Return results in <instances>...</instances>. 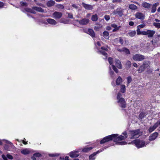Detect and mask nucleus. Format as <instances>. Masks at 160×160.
<instances>
[{"mask_svg":"<svg viewBox=\"0 0 160 160\" xmlns=\"http://www.w3.org/2000/svg\"><path fill=\"white\" fill-rule=\"evenodd\" d=\"M98 52L100 54L103 55L105 57V58H106L107 57V54L106 52H105L104 51H103L102 50H99Z\"/></svg>","mask_w":160,"mask_h":160,"instance_id":"c756f323","label":"nucleus"},{"mask_svg":"<svg viewBox=\"0 0 160 160\" xmlns=\"http://www.w3.org/2000/svg\"><path fill=\"white\" fill-rule=\"evenodd\" d=\"M36 4L38 6H41V7H42V8H46V6L45 5H44V4L42 3H40L39 2H37L36 3Z\"/></svg>","mask_w":160,"mask_h":160,"instance_id":"e433bc0d","label":"nucleus"},{"mask_svg":"<svg viewBox=\"0 0 160 160\" xmlns=\"http://www.w3.org/2000/svg\"><path fill=\"white\" fill-rule=\"evenodd\" d=\"M144 58V56L139 54H135L132 57V58L134 60L138 61H142Z\"/></svg>","mask_w":160,"mask_h":160,"instance_id":"0eeeda50","label":"nucleus"},{"mask_svg":"<svg viewBox=\"0 0 160 160\" xmlns=\"http://www.w3.org/2000/svg\"><path fill=\"white\" fill-rule=\"evenodd\" d=\"M93 148L92 147H87L83 149L82 152H87Z\"/></svg>","mask_w":160,"mask_h":160,"instance_id":"5701e85b","label":"nucleus"},{"mask_svg":"<svg viewBox=\"0 0 160 160\" xmlns=\"http://www.w3.org/2000/svg\"><path fill=\"white\" fill-rule=\"evenodd\" d=\"M4 5V4L3 2L0 1V8H2Z\"/></svg>","mask_w":160,"mask_h":160,"instance_id":"e2e57ef3","label":"nucleus"},{"mask_svg":"<svg viewBox=\"0 0 160 160\" xmlns=\"http://www.w3.org/2000/svg\"><path fill=\"white\" fill-rule=\"evenodd\" d=\"M102 151V150H98L96 152H94L93 153L90 155L89 158L90 160H94L95 158V156L97 154L99 153L100 152Z\"/></svg>","mask_w":160,"mask_h":160,"instance_id":"4468645a","label":"nucleus"},{"mask_svg":"<svg viewBox=\"0 0 160 160\" xmlns=\"http://www.w3.org/2000/svg\"><path fill=\"white\" fill-rule=\"evenodd\" d=\"M131 65V62L129 61H127L126 63V66L127 67L130 68Z\"/></svg>","mask_w":160,"mask_h":160,"instance_id":"37998d69","label":"nucleus"},{"mask_svg":"<svg viewBox=\"0 0 160 160\" xmlns=\"http://www.w3.org/2000/svg\"><path fill=\"white\" fill-rule=\"evenodd\" d=\"M101 49L102 50H104L106 51H107L108 50L107 48L106 47H102L101 48Z\"/></svg>","mask_w":160,"mask_h":160,"instance_id":"bf43d9fd","label":"nucleus"},{"mask_svg":"<svg viewBox=\"0 0 160 160\" xmlns=\"http://www.w3.org/2000/svg\"><path fill=\"white\" fill-rule=\"evenodd\" d=\"M55 3L54 1L52 0L48 1L46 3L47 6L48 7H51L53 6Z\"/></svg>","mask_w":160,"mask_h":160,"instance_id":"4be33fe9","label":"nucleus"},{"mask_svg":"<svg viewBox=\"0 0 160 160\" xmlns=\"http://www.w3.org/2000/svg\"><path fill=\"white\" fill-rule=\"evenodd\" d=\"M81 150V149H79L78 150H76L70 152L69 153L70 156L71 158H76L78 157L79 155L78 153Z\"/></svg>","mask_w":160,"mask_h":160,"instance_id":"6e6552de","label":"nucleus"},{"mask_svg":"<svg viewBox=\"0 0 160 160\" xmlns=\"http://www.w3.org/2000/svg\"><path fill=\"white\" fill-rule=\"evenodd\" d=\"M122 82V79L121 77L119 76L118 77V78L116 81V84L117 85H120Z\"/></svg>","mask_w":160,"mask_h":160,"instance_id":"a878e982","label":"nucleus"},{"mask_svg":"<svg viewBox=\"0 0 160 160\" xmlns=\"http://www.w3.org/2000/svg\"><path fill=\"white\" fill-rule=\"evenodd\" d=\"M130 135L131 136V139L137 138L142 134L139 129L130 131Z\"/></svg>","mask_w":160,"mask_h":160,"instance_id":"39448f33","label":"nucleus"},{"mask_svg":"<svg viewBox=\"0 0 160 160\" xmlns=\"http://www.w3.org/2000/svg\"><path fill=\"white\" fill-rule=\"evenodd\" d=\"M133 142L138 148H140L146 146L148 143V142H145L144 141L141 140L139 139L133 141Z\"/></svg>","mask_w":160,"mask_h":160,"instance_id":"20e7f679","label":"nucleus"},{"mask_svg":"<svg viewBox=\"0 0 160 160\" xmlns=\"http://www.w3.org/2000/svg\"><path fill=\"white\" fill-rule=\"evenodd\" d=\"M35 157H36L34 156V155H33V156L31 158L32 159V160H36Z\"/></svg>","mask_w":160,"mask_h":160,"instance_id":"774afa93","label":"nucleus"},{"mask_svg":"<svg viewBox=\"0 0 160 160\" xmlns=\"http://www.w3.org/2000/svg\"><path fill=\"white\" fill-rule=\"evenodd\" d=\"M117 102L119 103V106L122 108H124L126 107V103L125 99L122 97V94L120 93H118L117 95Z\"/></svg>","mask_w":160,"mask_h":160,"instance_id":"7ed1b4c3","label":"nucleus"},{"mask_svg":"<svg viewBox=\"0 0 160 160\" xmlns=\"http://www.w3.org/2000/svg\"><path fill=\"white\" fill-rule=\"evenodd\" d=\"M118 145H124L127 144V143L126 142L122 141V142H118Z\"/></svg>","mask_w":160,"mask_h":160,"instance_id":"49530a36","label":"nucleus"},{"mask_svg":"<svg viewBox=\"0 0 160 160\" xmlns=\"http://www.w3.org/2000/svg\"><path fill=\"white\" fill-rule=\"evenodd\" d=\"M119 42L122 44L123 43V41L122 37H120L119 38Z\"/></svg>","mask_w":160,"mask_h":160,"instance_id":"4d7b16f0","label":"nucleus"},{"mask_svg":"<svg viewBox=\"0 0 160 160\" xmlns=\"http://www.w3.org/2000/svg\"><path fill=\"white\" fill-rule=\"evenodd\" d=\"M103 37L105 39H108L109 38V33L108 31H104L103 33Z\"/></svg>","mask_w":160,"mask_h":160,"instance_id":"bb28decb","label":"nucleus"},{"mask_svg":"<svg viewBox=\"0 0 160 160\" xmlns=\"http://www.w3.org/2000/svg\"><path fill=\"white\" fill-rule=\"evenodd\" d=\"M89 22V20L86 18H84L80 20L79 24L82 25H85L88 23Z\"/></svg>","mask_w":160,"mask_h":160,"instance_id":"ddd939ff","label":"nucleus"},{"mask_svg":"<svg viewBox=\"0 0 160 160\" xmlns=\"http://www.w3.org/2000/svg\"><path fill=\"white\" fill-rule=\"evenodd\" d=\"M115 62L117 67L119 69H121L122 68V66L120 61L119 59H115Z\"/></svg>","mask_w":160,"mask_h":160,"instance_id":"6ab92c4d","label":"nucleus"},{"mask_svg":"<svg viewBox=\"0 0 160 160\" xmlns=\"http://www.w3.org/2000/svg\"><path fill=\"white\" fill-rule=\"evenodd\" d=\"M145 115V113L144 112H142L139 114V117L140 119H142L144 118Z\"/></svg>","mask_w":160,"mask_h":160,"instance_id":"c9c22d12","label":"nucleus"},{"mask_svg":"<svg viewBox=\"0 0 160 160\" xmlns=\"http://www.w3.org/2000/svg\"><path fill=\"white\" fill-rule=\"evenodd\" d=\"M21 152L23 154L27 155L29 154L30 152L28 149L26 148L22 150L21 151Z\"/></svg>","mask_w":160,"mask_h":160,"instance_id":"393cba45","label":"nucleus"},{"mask_svg":"<svg viewBox=\"0 0 160 160\" xmlns=\"http://www.w3.org/2000/svg\"><path fill=\"white\" fill-rule=\"evenodd\" d=\"M146 68L144 67V66L142 65L139 68L138 70V72L141 73L143 71H144Z\"/></svg>","mask_w":160,"mask_h":160,"instance_id":"7c9ffc66","label":"nucleus"},{"mask_svg":"<svg viewBox=\"0 0 160 160\" xmlns=\"http://www.w3.org/2000/svg\"><path fill=\"white\" fill-rule=\"evenodd\" d=\"M153 25L154 26H155L156 28H160V23H156V22H153Z\"/></svg>","mask_w":160,"mask_h":160,"instance_id":"f704fd0d","label":"nucleus"},{"mask_svg":"<svg viewBox=\"0 0 160 160\" xmlns=\"http://www.w3.org/2000/svg\"><path fill=\"white\" fill-rule=\"evenodd\" d=\"M133 66L136 68H137L138 67V65H137V64L136 63H133Z\"/></svg>","mask_w":160,"mask_h":160,"instance_id":"338daca9","label":"nucleus"},{"mask_svg":"<svg viewBox=\"0 0 160 160\" xmlns=\"http://www.w3.org/2000/svg\"><path fill=\"white\" fill-rule=\"evenodd\" d=\"M60 154H59L58 153H54V154H49V156L50 157H56V156H59Z\"/></svg>","mask_w":160,"mask_h":160,"instance_id":"ea45409f","label":"nucleus"},{"mask_svg":"<svg viewBox=\"0 0 160 160\" xmlns=\"http://www.w3.org/2000/svg\"><path fill=\"white\" fill-rule=\"evenodd\" d=\"M108 62H109V64L110 65H111L112 64L113 60H112V58H111V57H109L108 58Z\"/></svg>","mask_w":160,"mask_h":160,"instance_id":"de8ad7c7","label":"nucleus"},{"mask_svg":"<svg viewBox=\"0 0 160 160\" xmlns=\"http://www.w3.org/2000/svg\"><path fill=\"white\" fill-rule=\"evenodd\" d=\"M129 24L130 26H132L134 25V22L132 21H130L129 22Z\"/></svg>","mask_w":160,"mask_h":160,"instance_id":"680f3d73","label":"nucleus"},{"mask_svg":"<svg viewBox=\"0 0 160 160\" xmlns=\"http://www.w3.org/2000/svg\"><path fill=\"white\" fill-rule=\"evenodd\" d=\"M82 5L86 9L91 10L93 9V6L91 5L86 4L83 2L82 3Z\"/></svg>","mask_w":160,"mask_h":160,"instance_id":"9b49d317","label":"nucleus"},{"mask_svg":"<svg viewBox=\"0 0 160 160\" xmlns=\"http://www.w3.org/2000/svg\"><path fill=\"white\" fill-rule=\"evenodd\" d=\"M121 27L120 26H119L117 28H115L113 29L112 30L113 32H115L118 30Z\"/></svg>","mask_w":160,"mask_h":160,"instance_id":"6e6d98bb","label":"nucleus"},{"mask_svg":"<svg viewBox=\"0 0 160 160\" xmlns=\"http://www.w3.org/2000/svg\"><path fill=\"white\" fill-rule=\"evenodd\" d=\"M57 7L59 9H63L64 8V6L63 5L58 4L57 5Z\"/></svg>","mask_w":160,"mask_h":160,"instance_id":"a19ab883","label":"nucleus"},{"mask_svg":"<svg viewBox=\"0 0 160 160\" xmlns=\"http://www.w3.org/2000/svg\"><path fill=\"white\" fill-rule=\"evenodd\" d=\"M72 6L73 8L76 9H77L78 8V6L75 4H73Z\"/></svg>","mask_w":160,"mask_h":160,"instance_id":"052dcab7","label":"nucleus"},{"mask_svg":"<svg viewBox=\"0 0 160 160\" xmlns=\"http://www.w3.org/2000/svg\"><path fill=\"white\" fill-rule=\"evenodd\" d=\"M127 83L129 84L132 81L131 77L130 76L128 77L127 78Z\"/></svg>","mask_w":160,"mask_h":160,"instance_id":"4c0bfd02","label":"nucleus"},{"mask_svg":"<svg viewBox=\"0 0 160 160\" xmlns=\"http://www.w3.org/2000/svg\"><path fill=\"white\" fill-rule=\"evenodd\" d=\"M142 65L146 68L149 66L148 62V61L145 62L143 63Z\"/></svg>","mask_w":160,"mask_h":160,"instance_id":"79ce46f5","label":"nucleus"},{"mask_svg":"<svg viewBox=\"0 0 160 160\" xmlns=\"http://www.w3.org/2000/svg\"><path fill=\"white\" fill-rule=\"evenodd\" d=\"M122 51L127 54H129L130 53L129 50L126 48H123Z\"/></svg>","mask_w":160,"mask_h":160,"instance_id":"2f4dec72","label":"nucleus"},{"mask_svg":"<svg viewBox=\"0 0 160 160\" xmlns=\"http://www.w3.org/2000/svg\"><path fill=\"white\" fill-rule=\"evenodd\" d=\"M143 35H147L148 38H152L155 33V31L153 30L146 29L143 33Z\"/></svg>","mask_w":160,"mask_h":160,"instance_id":"423d86ee","label":"nucleus"},{"mask_svg":"<svg viewBox=\"0 0 160 160\" xmlns=\"http://www.w3.org/2000/svg\"><path fill=\"white\" fill-rule=\"evenodd\" d=\"M60 22L64 24H67L68 23V21L65 19H61L60 20Z\"/></svg>","mask_w":160,"mask_h":160,"instance_id":"a18cd8bd","label":"nucleus"},{"mask_svg":"<svg viewBox=\"0 0 160 160\" xmlns=\"http://www.w3.org/2000/svg\"><path fill=\"white\" fill-rule=\"evenodd\" d=\"M7 157L8 159H13V157L12 155H11L9 154H7Z\"/></svg>","mask_w":160,"mask_h":160,"instance_id":"5fc2aeb1","label":"nucleus"},{"mask_svg":"<svg viewBox=\"0 0 160 160\" xmlns=\"http://www.w3.org/2000/svg\"><path fill=\"white\" fill-rule=\"evenodd\" d=\"M122 134L123 135H121L119 137H117L118 136L117 134H113L110 135H108L100 141V143L102 144L106 142H109L110 141L113 140L114 142L119 141L125 140L128 137V135L126 131L123 132Z\"/></svg>","mask_w":160,"mask_h":160,"instance_id":"f257e3e1","label":"nucleus"},{"mask_svg":"<svg viewBox=\"0 0 160 160\" xmlns=\"http://www.w3.org/2000/svg\"><path fill=\"white\" fill-rule=\"evenodd\" d=\"M111 28L110 26H107L106 28L107 30H110L111 29Z\"/></svg>","mask_w":160,"mask_h":160,"instance_id":"69168bd1","label":"nucleus"},{"mask_svg":"<svg viewBox=\"0 0 160 160\" xmlns=\"http://www.w3.org/2000/svg\"><path fill=\"white\" fill-rule=\"evenodd\" d=\"M128 8L129 9L132 10H135L138 8L137 7L136 5L133 4H130L129 5Z\"/></svg>","mask_w":160,"mask_h":160,"instance_id":"b1692460","label":"nucleus"},{"mask_svg":"<svg viewBox=\"0 0 160 160\" xmlns=\"http://www.w3.org/2000/svg\"><path fill=\"white\" fill-rule=\"evenodd\" d=\"M135 17L138 19L142 20L144 19L145 16L141 12H137L135 14Z\"/></svg>","mask_w":160,"mask_h":160,"instance_id":"f8f14e48","label":"nucleus"},{"mask_svg":"<svg viewBox=\"0 0 160 160\" xmlns=\"http://www.w3.org/2000/svg\"><path fill=\"white\" fill-rule=\"evenodd\" d=\"M34 156L35 157H41V154L39 153H36L33 154Z\"/></svg>","mask_w":160,"mask_h":160,"instance_id":"8fccbe9b","label":"nucleus"},{"mask_svg":"<svg viewBox=\"0 0 160 160\" xmlns=\"http://www.w3.org/2000/svg\"><path fill=\"white\" fill-rule=\"evenodd\" d=\"M20 4L21 6H28V4L26 2H20Z\"/></svg>","mask_w":160,"mask_h":160,"instance_id":"58836bf2","label":"nucleus"},{"mask_svg":"<svg viewBox=\"0 0 160 160\" xmlns=\"http://www.w3.org/2000/svg\"><path fill=\"white\" fill-rule=\"evenodd\" d=\"M125 86L124 85H121L120 91L122 93H124L125 92Z\"/></svg>","mask_w":160,"mask_h":160,"instance_id":"473e14b6","label":"nucleus"},{"mask_svg":"<svg viewBox=\"0 0 160 160\" xmlns=\"http://www.w3.org/2000/svg\"><path fill=\"white\" fill-rule=\"evenodd\" d=\"M46 21L49 24L51 25H55L57 24L56 20L52 18L47 19Z\"/></svg>","mask_w":160,"mask_h":160,"instance_id":"f3484780","label":"nucleus"},{"mask_svg":"<svg viewBox=\"0 0 160 160\" xmlns=\"http://www.w3.org/2000/svg\"><path fill=\"white\" fill-rule=\"evenodd\" d=\"M137 34L138 35H140V34H141V35H143V32H144V31H142V32H141L140 31V28H137Z\"/></svg>","mask_w":160,"mask_h":160,"instance_id":"72a5a7b5","label":"nucleus"},{"mask_svg":"<svg viewBox=\"0 0 160 160\" xmlns=\"http://www.w3.org/2000/svg\"><path fill=\"white\" fill-rule=\"evenodd\" d=\"M145 25L144 24H142L138 25L137 27V28H144L145 27Z\"/></svg>","mask_w":160,"mask_h":160,"instance_id":"3c124183","label":"nucleus"},{"mask_svg":"<svg viewBox=\"0 0 160 160\" xmlns=\"http://www.w3.org/2000/svg\"><path fill=\"white\" fill-rule=\"evenodd\" d=\"M98 19V16L97 14H94L92 15L91 20L93 21H96Z\"/></svg>","mask_w":160,"mask_h":160,"instance_id":"c85d7f7f","label":"nucleus"},{"mask_svg":"<svg viewBox=\"0 0 160 160\" xmlns=\"http://www.w3.org/2000/svg\"><path fill=\"white\" fill-rule=\"evenodd\" d=\"M62 13L60 12H55L52 14L53 17L55 19L60 18L62 16Z\"/></svg>","mask_w":160,"mask_h":160,"instance_id":"9d476101","label":"nucleus"},{"mask_svg":"<svg viewBox=\"0 0 160 160\" xmlns=\"http://www.w3.org/2000/svg\"><path fill=\"white\" fill-rule=\"evenodd\" d=\"M136 34V32L135 31H132L128 32V34L130 37H132L135 36Z\"/></svg>","mask_w":160,"mask_h":160,"instance_id":"cd10ccee","label":"nucleus"},{"mask_svg":"<svg viewBox=\"0 0 160 160\" xmlns=\"http://www.w3.org/2000/svg\"><path fill=\"white\" fill-rule=\"evenodd\" d=\"M2 157L4 160H8L7 157H6L4 155L2 154Z\"/></svg>","mask_w":160,"mask_h":160,"instance_id":"13d9d810","label":"nucleus"},{"mask_svg":"<svg viewBox=\"0 0 160 160\" xmlns=\"http://www.w3.org/2000/svg\"><path fill=\"white\" fill-rule=\"evenodd\" d=\"M68 14V17L70 18H73V15L71 13H67Z\"/></svg>","mask_w":160,"mask_h":160,"instance_id":"603ef678","label":"nucleus"},{"mask_svg":"<svg viewBox=\"0 0 160 160\" xmlns=\"http://www.w3.org/2000/svg\"><path fill=\"white\" fill-rule=\"evenodd\" d=\"M111 26L112 27L114 28H116L118 27H117V25L115 24H112L111 25Z\"/></svg>","mask_w":160,"mask_h":160,"instance_id":"0e129e2a","label":"nucleus"},{"mask_svg":"<svg viewBox=\"0 0 160 160\" xmlns=\"http://www.w3.org/2000/svg\"><path fill=\"white\" fill-rule=\"evenodd\" d=\"M87 33L90 35L92 38L95 37V33L93 30L92 29H88V30Z\"/></svg>","mask_w":160,"mask_h":160,"instance_id":"412c9836","label":"nucleus"},{"mask_svg":"<svg viewBox=\"0 0 160 160\" xmlns=\"http://www.w3.org/2000/svg\"><path fill=\"white\" fill-rule=\"evenodd\" d=\"M123 10L121 8H118L114 11L113 13L114 14H118L120 17H122L123 14Z\"/></svg>","mask_w":160,"mask_h":160,"instance_id":"1a4fd4ad","label":"nucleus"},{"mask_svg":"<svg viewBox=\"0 0 160 160\" xmlns=\"http://www.w3.org/2000/svg\"><path fill=\"white\" fill-rule=\"evenodd\" d=\"M104 18L107 21H108L110 19V17L108 15H105L104 16Z\"/></svg>","mask_w":160,"mask_h":160,"instance_id":"09e8293b","label":"nucleus"},{"mask_svg":"<svg viewBox=\"0 0 160 160\" xmlns=\"http://www.w3.org/2000/svg\"><path fill=\"white\" fill-rule=\"evenodd\" d=\"M36 11L37 12H44V10L42 8L40 7H33L32 8H27L24 9L23 12H30L33 14H35L36 13Z\"/></svg>","mask_w":160,"mask_h":160,"instance_id":"f03ea898","label":"nucleus"},{"mask_svg":"<svg viewBox=\"0 0 160 160\" xmlns=\"http://www.w3.org/2000/svg\"><path fill=\"white\" fill-rule=\"evenodd\" d=\"M112 67L116 72L118 73V69L114 65H112Z\"/></svg>","mask_w":160,"mask_h":160,"instance_id":"c03bdc74","label":"nucleus"},{"mask_svg":"<svg viewBox=\"0 0 160 160\" xmlns=\"http://www.w3.org/2000/svg\"><path fill=\"white\" fill-rule=\"evenodd\" d=\"M152 5L150 3H147L145 2H143L142 4V6L147 9H149L150 8Z\"/></svg>","mask_w":160,"mask_h":160,"instance_id":"a211bd4d","label":"nucleus"},{"mask_svg":"<svg viewBox=\"0 0 160 160\" xmlns=\"http://www.w3.org/2000/svg\"><path fill=\"white\" fill-rule=\"evenodd\" d=\"M158 122L155 123L153 126H151L148 129L149 132H153L158 127Z\"/></svg>","mask_w":160,"mask_h":160,"instance_id":"dca6fc26","label":"nucleus"},{"mask_svg":"<svg viewBox=\"0 0 160 160\" xmlns=\"http://www.w3.org/2000/svg\"><path fill=\"white\" fill-rule=\"evenodd\" d=\"M159 3L158 2H157L154 4L152 8V10L151 12L152 13H154L156 11L157 7L159 5Z\"/></svg>","mask_w":160,"mask_h":160,"instance_id":"aec40b11","label":"nucleus"},{"mask_svg":"<svg viewBox=\"0 0 160 160\" xmlns=\"http://www.w3.org/2000/svg\"><path fill=\"white\" fill-rule=\"evenodd\" d=\"M158 133L157 132L153 133L152 135L149 137V139L150 141L154 140L158 136Z\"/></svg>","mask_w":160,"mask_h":160,"instance_id":"2eb2a0df","label":"nucleus"},{"mask_svg":"<svg viewBox=\"0 0 160 160\" xmlns=\"http://www.w3.org/2000/svg\"><path fill=\"white\" fill-rule=\"evenodd\" d=\"M109 73L110 74V75L112 77V75L113 74L114 72L112 70L111 68L110 67H109Z\"/></svg>","mask_w":160,"mask_h":160,"instance_id":"864d4df0","label":"nucleus"}]
</instances>
